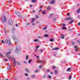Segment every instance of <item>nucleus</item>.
<instances>
[{"label":"nucleus","mask_w":80,"mask_h":80,"mask_svg":"<svg viewBox=\"0 0 80 80\" xmlns=\"http://www.w3.org/2000/svg\"><path fill=\"white\" fill-rule=\"evenodd\" d=\"M77 13H80V8H79V9H78L77 10Z\"/></svg>","instance_id":"nucleus-16"},{"label":"nucleus","mask_w":80,"mask_h":80,"mask_svg":"<svg viewBox=\"0 0 80 80\" xmlns=\"http://www.w3.org/2000/svg\"><path fill=\"white\" fill-rule=\"evenodd\" d=\"M61 38L62 39H64L65 38V36H64V35L63 34H61Z\"/></svg>","instance_id":"nucleus-9"},{"label":"nucleus","mask_w":80,"mask_h":80,"mask_svg":"<svg viewBox=\"0 0 80 80\" xmlns=\"http://www.w3.org/2000/svg\"><path fill=\"white\" fill-rule=\"evenodd\" d=\"M47 72H50V70L49 69H47L46 70Z\"/></svg>","instance_id":"nucleus-42"},{"label":"nucleus","mask_w":80,"mask_h":80,"mask_svg":"<svg viewBox=\"0 0 80 80\" xmlns=\"http://www.w3.org/2000/svg\"><path fill=\"white\" fill-rule=\"evenodd\" d=\"M50 8H51L50 6H48L47 9L48 10H50Z\"/></svg>","instance_id":"nucleus-15"},{"label":"nucleus","mask_w":80,"mask_h":80,"mask_svg":"<svg viewBox=\"0 0 80 80\" xmlns=\"http://www.w3.org/2000/svg\"><path fill=\"white\" fill-rule=\"evenodd\" d=\"M1 42L2 43H4V41L3 40H2L1 41Z\"/></svg>","instance_id":"nucleus-47"},{"label":"nucleus","mask_w":80,"mask_h":80,"mask_svg":"<svg viewBox=\"0 0 80 80\" xmlns=\"http://www.w3.org/2000/svg\"><path fill=\"white\" fill-rule=\"evenodd\" d=\"M44 37H48V36L47 34H45L44 35Z\"/></svg>","instance_id":"nucleus-32"},{"label":"nucleus","mask_w":80,"mask_h":80,"mask_svg":"<svg viewBox=\"0 0 80 80\" xmlns=\"http://www.w3.org/2000/svg\"><path fill=\"white\" fill-rule=\"evenodd\" d=\"M58 48H53L52 50H58Z\"/></svg>","instance_id":"nucleus-17"},{"label":"nucleus","mask_w":80,"mask_h":80,"mask_svg":"<svg viewBox=\"0 0 80 80\" xmlns=\"http://www.w3.org/2000/svg\"><path fill=\"white\" fill-rule=\"evenodd\" d=\"M38 38H42V37H41V36H38Z\"/></svg>","instance_id":"nucleus-51"},{"label":"nucleus","mask_w":80,"mask_h":80,"mask_svg":"<svg viewBox=\"0 0 80 80\" xmlns=\"http://www.w3.org/2000/svg\"><path fill=\"white\" fill-rule=\"evenodd\" d=\"M4 32L5 33H8V30H7L6 31L5 29H4Z\"/></svg>","instance_id":"nucleus-25"},{"label":"nucleus","mask_w":80,"mask_h":80,"mask_svg":"<svg viewBox=\"0 0 80 80\" xmlns=\"http://www.w3.org/2000/svg\"><path fill=\"white\" fill-rule=\"evenodd\" d=\"M34 21H35V19L34 18H32L31 20V22H32V23H33Z\"/></svg>","instance_id":"nucleus-19"},{"label":"nucleus","mask_w":80,"mask_h":80,"mask_svg":"<svg viewBox=\"0 0 80 80\" xmlns=\"http://www.w3.org/2000/svg\"><path fill=\"white\" fill-rule=\"evenodd\" d=\"M75 52H77V51H78V49H76L75 50Z\"/></svg>","instance_id":"nucleus-54"},{"label":"nucleus","mask_w":80,"mask_h":80,"mask_svg":"<svg viewBox=\"0 0 80 80\" xmlns=\"http://www.w3.org/2000/svg\"><path fill=\"white\" fill-rule=\"evenodd\" d=\"M10 65H9L8 67H7V70L8 71H9V70L10 69V68H10Z\"/></svg>","instance_id":"nucleus-14"},{"label":"nucleus","mask_w":80,"mask_h":80,"mask_svg":"<svg viewBox=\"0 0 80 80\" xmlns=\"http://www.w3.org/2000/svg\"><path fill=\"white\" fill-rule=\"evenodd\" d=\"M17 63H18V65H20V63L19 62H17Z\"/></svg>","instance_id":"nucleus-43"},{"label":"nucleus","mask_w":80,"mask_h":80,"mask_svg":"<svg viewBox=\"0 0 80 80\" xmlns=\"http://www.w3.org/2000/svg\"><path fill=\"white\" fill-rule=\"evenodd\" d=\"M32 62V60H29L28 61V62L29 63H31Z\"/></svg>","instance_id":"nucleus-28"},{"label":"nucleus","mask_w":80,"mask_h":80,"mask_svg":"<svg viewBox=\"0 0 80 80\" xmlns=\"http://www.w3.org/2000/svg\"><path fill=\"white\" fill-rule=\"evenodd\" d=\"M0 55L1 56V57H3V55H2V54L0 53Z\"/></svg>","instance_id":"nucleus-50"},{"label":"nucleus","mask_w":80,"mask_h":80,"mask_svg":"<svg viewBox=\"0 0 80 80\" xmlns=\"http://www.w3.org/2000/svg\"><path fill=\"white\" fill-rule=\"evenodd\" d=\"M46 29H47V26L43 28V30H46Z\"/></svg>","instance_id":"nucleus-39"},{"label":"nucleus","mask_w":80,"mask_h":80,"mask_svg":"<svg viewBox=\"0 0 80 80\" xmlns=\"http://www.w3.org/2000/svg\"><path fill=\"white\" fill-rule=\"evenodd\" d=\"M40 51L42 53L43 52V50L42 49L40 50Z\"/></svg>","instance_id":"nucleus-55"},{"label":"nucleus","mask_w":80,"mask_h":80,"mask_svg":"<svg viewBox=\"0 0 80 80\" xmlns=\"http://www.w3.org/2000/svg\"><path fill=\"white\" fill-rule=\"evenodd\" d=\"M15 26H16L17 27H18V24H15Z\"/></svg>","instance_id":"nucleus-52"},{"label":"nucleus","mask_w":80,"mask_h":80,"mask_svg":"<svg viewBox=\"0 0 80 80\" xmlns=\"http://www.w3.org/2000/svg\"><path fill=\"white\" fill-rule=\"evenodd\" d=\"M55 0H53L50 2V4H55Z\"/></svg>","instance_id":"nucleus-8"},{"label":"nucleus","mask_w":80,"mask_h":80,"mask_svg":"<svg viewBox=\"0 0 80 80\" xmlns=\"http://www.w3.org/2000/svg\"><path fill=\"white\" fill-rule=\"evenodd\" d=\"M39 47V46H37L36 47V49H38Z\"/></svg>","instance_id":"nucleus-38"},{"label":"nucleus","mask_w":80,"mask_h":80,"mask_svg":"<svg viewBox=\"0 0 80 80\" xmlns=\"http://www.w3.org/2000/svg\"><path fill=\"white\" fill-rule=\"evenodd\" d=\"M71 68H69L67 69V72H70L71 71Z\"/></svg>","instance_id":"nucleus-11"},{"label":"nucleus","mask_w":80,"mask_h":80,"mask_svg":"<svg viewBox=\"0 0 80 80\" xmlns=\"http://www.w3.org/2000/svg\"><path fill=\"white\" fill-rule=\"evenodd\" d=\"M67 15L68 16V15H70V13L69 12L68 13Z\"/></svg>","instance_id":"nucleus-59"},{"label":"nucleus","mask_w":80,"mask_h":80,"mask_svg":"<svg viewBox=\"0 0 80 80\" xmlns=\"http://www.w3.org/2000/svg\"><path fill=\"white\" fill-rule=\"evenodd\" d=\"M48 78H49L50 79V78H52V77L50 76L49 75L48 76Z\"/></svg>","instance_id":"nucleus-29"},{"label":"nucleus","mask_w":80,"mask_h":80,"mask_svg":"<svg viewBox=\"0 0 80 80\" xmlns=\"http://www.w3.org/2000/svg\"><path fill=\"white\" fill-rule=\"evenodd\" d=\"M29 57V56L27 55L26 56V60H28V58Z\"/></svg>","instance_id":"nucleus-21"},{"label":"nucleus","mask_w":80,"mask_h":80,"mask_svg":"<svg viewBox=\"0 0 80 80\" xmlns=\"http://www.w3.org/2000/svg\"><path fill=\"white\" fill-rule=\"evenodd\" d=\"M24 63H26V64H27V62L25 61H23Z\"/></svg>","instance_id":"nucleus-56"},{"label":"nucleus","mask_w":80,"mask_h":80,"mask_svg":"<svg viewBox=\"0 0 80 80\" xmlns=\"http://www.w3.org/2000/svg\"><path fill=\"white\" fill-rule=\"evenodd\" d=\"M38 72V70H35V73H36V72Z\"/></svg>","instance_id":"nucleus-53"},{"label":"nucleus","mask_w":80,"mask_h":80,"mask_svg":"<svg viewBox=\"0 0 80 80\" xmlns=\"http://www.w3.org/2000/svg\"><path fill=\"white\" fill-rule=\"evenodd\" d=\"M49 41H50V42H53V41H54V40L53 39H51Z\"/></svg>","instance_id":"nucleus-27"},{"label":"nucleus","mask_w":80,"mask_h":80,"mask_svg":"<svg viewBox=\"0 0 80 80\" xmlns=\"http://www.w3.org/2000/svg\"><path fill=\"white\" fill-rule=\"evenodd\" d=\"M10 54V52H7L6 53V55L9 58V59H10L11 58V56L8 55V54Z\"/></svg>","instance_id":"nucleus-6"},{"label":"nucleus","mask_w":80,"mask_h":80,"mask_svg":"<svg viewBox=\"0 0 80 80\" xmlns=\"http://www.w3.org/2000/svg\"><path fill=\"white\" fill-rule=\"evenodd\" d=\"M65 28H66V27H63L62 28V29H63V30H66Z\"/></svg>","instance_id":"nucleus-41"},{"label":"nucleus","mask_w":80,"mask_h":80,"mask_svg":"<svg viewBox=\"0 0 80 80\" xmlns=\"http://www.w3.org/2000/svg\"><path fill=\"white\" fill-rule=\"evenodd\" d=\"M7 18L4 15H2V23H5L7 22Z\"/></svg>","instance_id":"nucleus-1"},{"label":"nucleus","mask_w":80,"mask_h":80,"mask_svg":"<svg viewBox=\"0 0 80 80\" xmlns=\"http://www.w3.org/2000/svg\"><path fill=\"white\" fill-rule=\"evenodd\" d=\"M20 46L18 45L16 47V49L15 51V52L16 53H17L18 52H20Z\"/></svg>","instance_id":"nucleus-2"},{"label":"nucleus","mask_w":80,"mask_h":80,"mask_svg":"<svg viewBox=\"0 0 80 80\" xmlns=\"http://www.w3.org/2000/svg\"><path fill=\"white\" fill-rule=\"evenodd\" d=\"M3 80H8V79L7 78L6 79H3Z\"/></svg>","instance_id":"nucleus-63"},{"label":"nucleus","mask_w":80,"mask_h":80,"mask_svg":"<svg viewBox=\"0 0 80 80\" xmlns=\"http://www.w3.org/2000/svg\"><path fill=\"white\" fill-rule=\"evenodd\" d=\"M78 47L77 46H74V48H77Z\"/></svg>","instance_id":"nucleus-44"},{"label":"nucleus","mask_w":80,"mask_h":80,"mask_svg":"<svg viewBox=\"0 0 80 80\" xmlns=\"http://www.w3.org/2000/svg\"><path fill=\"white\" fill-rule=\"evenodd\" d=\"M42 14H46V13H45V12H43Z\"/></svg>","instance_id":"nucleus-61"},{"label":"nucleus","mask_w":80,"mask_h":80,"mask_svg":"<svg viewBox=\"0 0 80 80\" xmlns=\"http://www.w3.org/2000/svg\"><path fill=\"white\" fill-rule=\"evenodd\" d=\"M25 71L27 73H30V71H29V70H28V69L27 68H25Z\"/></svg>","instance_id":"nucleus-12"},{"label":"nucleus","mask_w":80,"mask_h":80,"mask_svg":"<svg viewBox=\"0 0 80 80\" xmlns=\"http://www.w3.org/2000/svg\"><path fill=\"white\" fill-rule=\"evenodd\" d=\"M17 15L19 17H21V14L20 12L17 13Z\"/></svg>","instance_id":"nucleus-13"},{"label":"nucleus","mask_w":80,"mask_h":80,"mask_svg":"<svg viewBox=\"0 0 80 80\" xmlns=\"http://www.w3.org/2000/svg\"><path fill=\"white\" fill-rule=\"evenodd\" d=\"M13 38L14 41V42L16 43H17L18 42V39H17V37H16V36L15 35H13Z\"/></svg>","instance_id":"nucleus-4"},{"label":"nucleus","mask_w":80,"mask_h":80,"mask_svg":"<svg viewBox=\"0 0 80 80\" xmlns=\"http://www.w3.org/2000/svg\"><path fill=\"white\" fill-rule=\"evenodd\" d=\"M50 74H53V73L52 72H50Z\"/></svg>","instance_id":"nucleus-64"},{"label":"nucleus","mask_w":80,"mask_h":80,"mask_svg":"<svg viewBox=\"0 0 80 80\" xmlns=\"http://www.w3.org/2000/svg\"><path fill=\"white\" fill-rule=\"evenodd\" d=\"M78 25H79V26H80V22H79V23H78Z\"/></svg>","instance_id":"nucleus-57"},{"label":"nucleus","mask_w":80,"mask_h":80,"mask_svg":"<svg viewBox=\"0 0 80 80\" xmlns=\"http://www.w3.org/2000/svg\"><path fill=\"white\" fill-rule=\"evenodd\" d=\"M27 25H30V23H28L27 24Z\"/></svg>","instance_id":"nucleus-62"},{"label":"nucleus","mask_w":80,"mask_h":80,"mask_svg":"<svg viewBox=\"0 0 80 80\" xmlns=\"http://www.w3.org/2000/svg\"><path fill=\"white\" fill-rule=\"evenodd\" d=\"M72 18L71 17H69L68 18H66L65 19V20H72Z\"/></svg>","instance_id":"nucleus-7"},{"label":"nucleus","mask_w":80,"mask_h":80,"mask_svg":"<svg viewBox=\"0 0 80 80\" xmlns=\"http://www.w3.org/2000/svg\"><path fill=\"white\" fill-rule=\"evenodd\" d=\"M35 57H37L38 59V58H39V56H37V55H35Z\"/></svg>","instance_id":"nucleus-31"},{"label":"nucleus","mask_w":80,"mask_h":80,"mask_svg":"<svg viewBox=\"0 0 80 80\" xmlns=\"http://www.w3.org/2000/svg\"><path fill=\"white\" fill-rule=\"evenodd\" d=\"M65 26H66V25L65 24H63V27H65Z\"/></svg>","instance_id":"nucleus-45"},{"label":"nucleus","mask_w":80,"mask_h":80,"mask_svg":"<svg viewBox=\"0 0 80 80\" xmlns=\"http://www.w3.org/2000/svg\"><path fill=\"white\" fill-rule=\"evenodd\" d=\"M38 62L39 63H42V62H43V61L42 60H38Z\"/></svg>","instance_id":"nucleus-23"},{"label":"nucleus","mask_w":80,"mask_h":80,"mask_svg":"<svg viewBox=\"0 0 80 80\" xmlns=\"http://www.w3.org/2000/svg\"><path fill=\"white\" fill-rule=\"evenodd\" d=\"M34 42H39L40 41H38V40L35 39L34 40Z\"/></svg>","instance_id":"nucleus-24"},{"label":"nucleus","mask_w":80,"mask_h":80,"mask_svg":"<svg viewBox=\"0 0 80 80\" xmlns=\"http://www.w3.org/2000/svg\"><path fill=\"white\" fill-rule=\"evenodd\" d=\"M43 78H45L46 77V75H43Z\"/></svg>","instance_id":"nucleus-48"},{"label":"nucleus","mask_w":80,"mask_h":80,"mask_svg":"<svg viewBox=\"0 0 80 80\" xmlns=\"http://www.w3.org/2000/svg\"><path fill=\"white\" fill-rule=\"evenodd\" d=\"M42 9H40V10L39 11V12H41V11H42Z\"/></svg>","instance_id":"nucleus-60"},{"label":"nucleus","mask_w":80,"mask_h":80,"mask_svg":"<svg viewBox=\"0 0 80 80\" xmlns=\"http://www.w3.org/2000/svg\"><path fill=\"white\" fill-rule=\"evenodd\" d=\"M12 60L13 61V64H14V65L15 67H16V63H17V62L15 61V59H13Z\"/></svg>","instance_id":"nucleus-10"},{"label":"nucleus","mask_w":80,"mask_h":80,"mask_svg":"<svg viewBox=\"0 0 80 80\" xmlns=\"http://www.w3.org/2000/svg\"><path fill=\"white\" fill-rule=\"evenodd\" d=\"M50 15L51 16V17H50V18H51L52 16H53V14H50Z\"/></svg>","instance_id":"nucleus-37"},{"label":"nucleus","mask_w":80,"mask_h":80,"mask_svg":"<svg viewBox=\"0 0 80 80\" xmlns=\"http://www.w3.org/2000/svg\"><path fill=\"white\" fill-rule=\"evenodd\" d=\"M5 43H8V45H11V42L9 40L6 39L5 41Z\"/></svg>","instance_id":"nucleus-3"},{"label":"nucleus","mask_w":80,"mask_h":80,"mask_svg":"<svg viewBox=\"0 0 80 80\" xmlns=\"http://www.w3.org/2000/svg\"><path fill=\"white\" fill-rule=\"evenodd\" d=\"M25 76H28V74L27 73H25Z\"/></svg>","instance_id":"nucleus-46"},{"label":"nucleus","mask_w":80,"mask_h":80,"mask_svg":"<svg viewBox=\"0 0 80 80\" xmlns=\"http://www.w3.org/2000/svg\"><path fill=\"white\" fill-rule=\"evenodd\" d=\"M55 74H56V75H57V73H58V71H57V70H55Z\"/></svg>","instance_id":"nucleus-26"},{"label":"nucleus","mask_w":80,"mask_h":80,"mask_svg":"<svg viewBox=\"0 0 80 80\" xmlns=\"http://www.w3.org/2000/svg\"><path fill=\"white\" fill-rule=\"evenodd\" d=\"M72 43L73 45H75V42H72Z\"/></svg>","instance_id":"nucleus-35"},{"label":"nucleus","mask_w":80,"mask_h":80,"mask_svg":"<svg viewBox=\"0 0 80 80\" xmlns=\"http://www.w3.org/2000/svg\"><path fill=\"white\" fill-rule=\"evenodd\" d=\"M55 20H56V18H54L53 19V21H54V22H55Z\"/></svg>","instance_id":"nucleus-49"},{"label":"nucleus","mask_w":80,"mask_h":80,"mask_svg":"<svg viewBox=\"0 0 80 80\" xmlns=\"http://www.w3.org/2000/svg\"><path fill=\"white\" fill-rule=\"evenodd\" d=\"M35 77V75H33L31 76V77H32V78H34Z\"/></svg>","instance_id":"nucleus-33"},{"label":"nucleus","mask_w":80,"mask_h":80,"mask_svg":"<svg viewBox=\"0 0 80 80\" xmlns=\"http://www.w3.org/2000/svg\"><path fill=\"white\" fill-rule=\"evenodd\" d=\"M37 2V0H32V2L34 3Z\"/></svg>","instance_id":"nucleus-22"},{"label":"nucleus","mask_w":80,"mask_h":80,"mask_svg":"<svg viewBox=\"0 0 80 80\" xmlns=\"http://www.w3.org/2000/svg\"><path fill=\"white\" fill-rule=\"evenodd\" d=\"M39 68H42V65H41L39 66Z\"/></svg>","instance_id":"nucleus-40"},{"label":"nucleus","mask_w":80,"mask_h":80,"mask_svg":"<svg viewBox=\"0 0 80 80\" xmlns=\"http://www.w3.org/2000/svg\"><path fill=\"white\" fill-rule=\"evenodd\" d=\"M9 52H12V50H9Z\"/></svg>","instance_id":"nucleus-58"},{"label":"nucleus","mask_w":80,"mask_h":80,"mask_svg":"<svg viewBox=\"0 0 80 80\" xmlns=\"http://www.w3.org/2000/svg\"><path fill=\"white\" fill-rule=\"evenodd\" d=\"M38 17V16L37 15H36V18H37Z\"/></svg>","instance_id":"nucleus-36"},{"label":"nucleus","mask_w":80,"mask_h":80,"mask_svg":"<svg viewBox=\"0 0 80 80\" xmlns=\"http://www.w3.org/2000/svg\"><path fill=\"white\" fill-rule=\"evenodd\" d=\"M74 22V20H72L71 21H70L69 22V24H70L71 23H73V22Z\"/></svg>","instance_id":"nucleus-18"},{"label":"nucleus","mask_w":80,"mask_h":80,"mask_svg":"<svg viewBox=\"0 0 80 80\" xmlns=\"http://www.w3.org/2000/svg\"><path fill=\"white\" fill-rule=\"evenodd\" d=\"M8 25H12L13 24V21H12V19H10L9 20L8 22Z\"/></svg>","instance_id":"nucleus-5"},{"label":"nucleus","mask_w":80,"mask_h":80,"mask_svg":"<svg viewBox=\"0 0 80 80\" xmlns=\"http://www.w3.org/2000/svg\"><path fill=\"white\" fill-rule=\"evenodd\" d=\"M56 68V67L55 66H54L52 67V68L53 70H54V69H55V68Z\"/></svg>","instance_id":"nucleus-34"},{"label":"nucleus","mask_w":80,"mask_h":80,"mask_svg":"<svg viewBox=\"0 0 80 80\" xmlns=\"http://www.w3.org/2000/svg\"><path fill=\"white\" fill-rule=\"evenodd\" d=\"M12 32H14V31H15V29L14 28H12Z\"/></svg>","instance_id":"nucleus-20"},{"label":"nucleus","mask_w":80,"mask_h":80,"mask_svg":"<svg viewBox=\"0 0 80 80\" xmlns=\"http://www.w3.org/2000/svg\"><path fill=\"white\" fill-rule=\"evenodd\" d=\"M71 79H72V76L70 75L69 76V80H71Z\"/></svg>","instance_id":"nucleus-30"}]
</instances>
